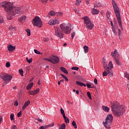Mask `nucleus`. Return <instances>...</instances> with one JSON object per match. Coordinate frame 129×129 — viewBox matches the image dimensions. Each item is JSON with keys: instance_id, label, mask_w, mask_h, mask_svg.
I'll return each mask as SVG.
<instances>
[{"instance_id": "obj_1", "label": "nucleus", "mask_w": 129, "mask_h": 129, "mask_svg": "<svg viewBox=\"0 0 129 129\" xmlns=\"http://www.w3.org/2000/svg\"><path fill=\"white\" fill-rule=\"evenodd\" d=\"M1 6L8 15L16 16V15L22 14V8L14 7L12 3L3 2L1 3Z\"/></svg>"}, {"instance_id": "obj_2", "label": "nucleus", "mask_w": 129, "mask_h": 129, "mask_svg": "<svg viewBox=\"0 0 129 129\" xmlns=\"http://www.w3.org/2000/svg\"><path fill=\"white\" fill-rule=\"evenodd\" d=\"M59 28L58 27H54V35L59 39H63V37H64V35L62 32L64 33V34H70L71 33V29H70L69 26L67 24L62 23L60 24L59 25Z\"/></svg>"}, {"instance_id": "obj_3", "label": "nucleus", "mask_w": 129, "mask_h": 129, "mask_svg": "<svg viewBox=\"0 0 129 129\" xmlns=\"http://www.w3.org/2000/svg\"><path fill=\"white\" fill-rule=\"evenodd\" d=\"M111 110L113 114L115 116H120L123 114V110H124V107L123 106H121L118 102H114L111 104Z\"/></svg>"}, {"instance_id": "obj_4", "label": "nucleus", "mask_w": 129, "mask_h": 129, "mask_svg": "<svg viewBox=\"0 0 129 129\" xmlns=\"http://www.w3.org/2000/svg\"><path fill=\"white\" fill-rule=\"evenodd\" d=\"M112 4L113 10L115 12L117 20L118 21L119 26L121 29L122 28V24H121V18L120 17V12H119V8L114 0L112 1Z\"/></svg>"}, {"instance_id": "obj_5", "label": "nucleus", "mask_w": 129, "mask_h": 129, "mask_svg": "<svg viewBox=\"0 0 129 129\" xmlns=\"http://www.w3.org/2000/svg\"><path fill=\"white\" fill-rule=\"evenodd\" d=\"M83 20H84V26L88 30H92L94 28L93 22L90 21L88 17L85 16L83 17Z\"/></svg>"}, {"instance_id": "obj_6", "label": "nucleus", "mask_w": 129, "mask_h": 129, "mask_svg": "<svg viewBox=\"0 0 129 129\" xmlns=\"http://www.w3.org/2000/svg\"><path fill=\"white\" fill-rule=\"evenodd\" d=\"M103 68L107 72H108L109 75L111 77L113 76V72L111 70L113 68V64H112V61H110L108 63V67H107V64L103 62Z\"/></svg>"}, {"instance_id": "obj_7", "label": "nucleus", "mask_w": 129, "mask_h": 129, "mask_svg": "<svg viewBox=\"0 0 129 129\" xmlns=\"http://www.w3.org/2000/svg\"><path fill=\"white\" fill-rule=\"evenodd\" d=\"M113 119V117L112 115L109 114L106 118L105 122H103V124L106 127V128H110V125H111V122H112V120Z\"/></svg>"}, {"instance_id": "obj_8", "label": "nucleus", "mask_w": 129, "mask_h": 129, "mask_svg": "<svg viewBox=\"0 0 129 129\" xmlns=\"http://www.w3.org/2000/svg\"><path fill=\"white\" fill-rule=\"evenodd\" d=\"M32 23L33 26H35L36 27H37V28H42V26H43L41 18L38 16H36L34 18Z\"/></svg>"}, {"instance_id": "obj_9", "label": "nucleus", "mask_w": 129, "mask_h": 129, "mask_svg": "<svg viewBox=\"0 0 129 129\" xmlns=\"http://www.w3.org/2000/svg\"><path fill=\"white\" fill-rule=\"evenodd\" d=\"M12 78L13 77L8 74H6L2 77V79L4 81L6 84H8L12 80Z\"/></svg>"}, {"instance_id": "obj_10", "label": "nucleus", "mask_w": 129, "mask_h": 129, "mask_svg": "<svg viewBox=\"0 0 129 129\" xmlns=\"http://www.w3.org/2000/svg\"><path fill=\"white\" fill-rule=\"evenodd\" d=\"M111 55L112 56V57H114L115 63L119 66H120V62H119V60H118V59L116 58V57L118 56V54L117 53V50L116 49H115L114 52H111Z\"/></svg>"}, {"instance_id": "obj_11", "label": "nucleus", "mask_w": 129, "mask_h": 129, "mask_svg": "<svg viewBox=\"0 0 129 129\" xmlns=\"http://www.w3.org/2000/svg\"><path fill=\"white\" fill-rule=\"evenodd\" d=\"M59 23H60V21L57 18L51 19L48 21V24L50 26H54L56 24H59Z\"/></svg>"}, {"instance_id": "obj_12", "label": "nucleus", "mask_w": 129, "mask_h": 129, "mask_svg": "<svg viewBox=\"0 0 129 129\" xmlns=\"http://www.w3.org/2000/svg\"><path fill=\"white\" fill-rule=\"evenodd\" d=\"M51 60H52V61H51V63H53V64H56L58 63V62L60 61V58H59V57L55 55H52L51 56Z\"/></svg>"}, {"instance_id": "obj_13", "label": "nucleus", "mask_w": 129, "mask_h": 129, "mask_svg": "<svg viewBox=\"0 0 129 129\" xmlns=\"http://www.w3.org/2000/svg\"><path fill=\"white\" fill-rule=\"evenodd\" d=\"M39 92L40 89H37L34 91H29L28 93L30 94V95H36V94H38Z\"/></svg>"}, {"instance_id": "obj_14", "label": "nucleus", "mask_w": 129, "mask_h": 129, "mask_svg": "<svg viewBox=\"0 0 129 129\" xmlns=\"http://www.w3.org/2000/svg\"><path fill=\"white\" fill-rule=\"evenodd\" d=\"M30 103H31V101H30V100H28L27 101H26L24 103V104L22 107V110H25V109H26V108L29 105V104H30Z\"/></svg>"}, {"instance_id": "obj_15", "label": "nucleus", "mask_w": 129, "mask_h": 129, "mask_svg": "<svg viewBox=\"0 0 129 129\" xmlns=\"http://www.w3.org/2000/svg\"><path fill=\"white\" fill-rule=\"evenodd\" d=\"M8 49L10 52H13L14 50L16 49V46H14L12 45H9L8 46Z\"/></svg>"}, {"instance_id": "obj_16", "label": "nucleus", "mask_w": 129, "mask_h": 129, "mask_svg": "<svg viewBox=\"0 0 129 129\" xmlns=\"http://www.w3.org/2000/svg\"><path fill=\"white\" fill-rule=\"evenodd\" d=\"M26 20H27V17L26 16H23L19 18V21L20 23H24Z\"/></svg>"}, {"instance_id": "obj_17", "label": "nucleus", "mask_w": 129, "mask_h": 129, "mask_svg": "<svg viewBox=\"0 0 129 129\" xmlns=\"http://www.w3.org/2000/svg\"><path fill=\"white\" fill-rule=\"evenodd\" d=\"M51 126H54V123L48 125L47 126H41L39 127V129H45L47 128V127H51Z\"/></svg>"}, {"instance_id": "obj_18", "label": "nucleus", "mask_w": 129, "mask_h": 129, "mask_svg": "<svg viewBox=\"0 0 129 129\" xmlns=\"http://www.w3.org/2000/svg\"><path fill=\"white\" fill-rule=\"evenodd\" d=\"M92 15H98V14H99V10L96 9H93L92 11Z\"/></svg>"}, {"instance_id": "obj_19", "label": "nucleus", "mask_w": 129, "mask_h": 129, "mask_svg": "<svg viewBox=\"0 0 129 129\" xmlns=\"http://www.w3.org/2000/svg\"><path fill=\"white\" fill-rule=\"evenodd\" d=\"M33 85H34V83H33L29 84L26 87V89H27V90H30L32 87H33Z\"/></svg>"}, {"instance_id": "obj_20", "label": "nucleus", "mask_w": 129, "mask_h": 129, "mask_svg": "<svg viewBox=\"0 0 129 129\" xmlns=\"http://www.w3.org/2000/svg\"><path fill=\"white\" fill-rule=\"evenodd\" d=\"M76 84L78 85L79 86H84L85 87H86V85H85L84 83L77 81Z\"/></svg>"}, {"instance_id": "obj_21", "label": "nucleus", "mask_w": 129, "mask_h": 129, "mask_svg": "<svg viewBox=\"0 0 129 129\" xmlns=\"http://www.w3.org/2000/svg\"><path fill=\"white\" fill-rule=\"evenodd\" d=\"M60 70H61V71L63 72V73H65V74H68V71H67V70H66V69H65V68L60 67Z\"/></svg>"}, {"instance_id": "obj_22", "label": "nucleus", "mask_w": 129, "mask_h": 129, "mask_svg": "<svg viewBox=\"0 0 129 129\" xmlns=\"http://www.w3.org/2000/svg\"><path fill=\"white\" fill-rule=\"evenodd\" d=\"M56 15V13H55V11H50L48 15L47 16L48 18L50 17V16H51V17H53V16H55Z\"/></svg>"}, {"instance_id": "obj_23", "label": "nucleus", "mask_w": 129, "mask_h": 129, "mask_svg": "<svg viewBox=\"0 0 129 129\" xmlns=\"http://www.w3.org/2000/svg\"><path fill=\"white\" fill-rule=\"evenodd\" d=\"M102 109L104 111H106V112H108L109 111V108H108V107L102 106Z\"/></svg>"}, {"instance_id": "obj_24", "label": "nucleus", "mask_w": 129, "mask_h": 129, "mask_svg": "<svg viewBox=\"0 0 129 129\" xmlns=\"http://www.w3.org/2000/svg\"><path fill=\"white\" fill-rule=\"evenodd\" d=\"M63 117L66 123H69V122H70V119H69L68 117H66V116H63Z\"/></svg>"}, {"instance_id": "obj_25", "label": "nucleus", "mask_w": 129, "mask_h": 129, "mask_svg": "<svg viewBox=\"0 0 129 129\" xmlns=\"http://www.w3.org/2000/svg\"><path fill=\"white\" fill-rule=\"evenodd\" d=\"M84 52L85 54L88 53V46L86 45L84 46Z\"/></svg>"}, {"instance_id": "obj_26", "label": "nucleus", "mask_w": 129, "mask_h": 129, "mask_svg": "<svg viewBox=\"0 0 129 129\" xmlns=\"http://www.w3.org/2000/svg\"><path fill=\"white\" fill-rule=\"evenodd\" d=\"M25 31L27 33V36H31V30L29 29H26Z\"/></svg>"}, {"instance_id": "obj_27", "label": "nucleus", "mask_w": 129, "mask_h": 129, "mask_svg": "<svg viewBox=\"0 0 129 129\" xmlns=\"http://www.w3.org/2000/svg\"><path fill=\"white\" fill-rule=\"evenodd\" d=\"M66 127V125L65 124V123H63L60 125V126L58 128V129H65Z\"/></svg>"}, {"instance_id": "obj_28", "label": "nucleus", "mask_w": 129, "mask_h": 129, "mask_svg": "<svg viewBox=\"0 0 129 129\" xmlns=\"http://www.w3.org/2000/svg\"><path fill=\"white\" fill-rule=\"evenodd\" d=\"M55 15L56 17H62V16H63V13L61 12H56Z\"/></svg>"}, {"instance_id": "obj_29", "label": "nucleus", "mask_w": 129, "mask_h": 129, "mask_svg": "<svg viewBox=\"0 0 129 129\" xmlns=\"http://www.w3.org/2000/svg\"><path fill=\"white\" fill-rule=\"evenodd\" d=\"M72 125H73V126L75 127V128H77V124H76V122L74 120L73 121Z\"/></svg>"}, {"instance_id": "obj_30", "label": "nucleus", "mask_w": 129, "mask_h": 129, "mask_svg": "<svg viewBox=\"0 0 129 129\" xmlns=\"http://www.w3.org/2000/svg\"><path fill=\"white\" fill-rule=\"evenodd\" d=\"M44 60L45 61H48V62H50L51 63L53 62V60H52V57H50V58H44Z\"/></svg>"}, {"instance_id": "obj_31", "label": "nucleus", "mask_w": 129, "mask_h": 129, "mask_svg": "<svg viewBox=\"0 0 129 129\" xmlns=\"http://www.w3.org/2000/svg\"><path fill=\"white\" fill-rule=\"evenodd\" d=\"M60 113L62 114V116H65V112L64 111V110L61 108H60Z\"/></svg>"}, {"instance_id": "obj_32", "label": "nucleus", "mask_w": 129, "mask_h": 129, "mask_svg": "<svg viewBox=\"0 0 129 129\" xmlns=\"http://www.w3.org/2000/svg\"><path fill=\"white\" fill-rule=\"evenodd\" d=\"M34 53H35V54H38V55H41V54H43V53H41V52L39 51L37 49H34Z\"/></svg>"}, {"instance_id": "obj_33", "label": "nucleus", "mask_w": 129, "mask_h": 129, "mask_svg": "<svg viewBox=\"0 0 129 129\" xmlns=\"http://www.w3.org/2000/svg\"><path fill=\"white\" fill-rule=\"evenodd\" d=\"M80 4H81V0H77L76 2V6H80Z\"/></svg>"}, {"instance_id": "obj_34", "label": "nucleus", "mask_w": 129, "mask_h": 129, "mask_svg": "<svg viewBox=\"0 0 129 129\" xmlns=\"http://www.w3.org/2000/svg\"><path fill=\"white\" fill-rule=\"evenodd\" d=\"M79 70V68L78 67H73L72 68V70H76V71H78Z\"/></svg>"}, {"instance_id": "obj_35", "label": "nucleus", "mask_w": 129, "mask_h": 129, "mask_svg": "<svg viewBox=\"0 0 129 129\" xmlns=\"http://www.w3.org/2000/svg\"><path fill=\"white\" fill-rule=\"evenodd\" d=\"M109 74H109L108 73V72L106 71L105 70V71H104L103 73V76H107V75Z\"/></svg>"}, {"instance_id": "obj_36", "label": "nucleus", "mask_w": 129, "mask_h": 129, "mask_svg": "<svg viewBox=\"0 0 129 129\" xmlns=\"http://www.w3.org/2000/svg\"><path fill=\"white\" fill-rule=\"evenodd\" d=\"M26 61H27L28 63H32V61H33V59L30 58L29 59V58L26 57Z\"/></svg>"}, {"instance_id": "obj_37", "label": "nucleus", "mask_w": 129, "mask_h": 129, "mask_svg": "<svg viewBox=\"0 0 129 129\" xmlns=\"http://www.w3.org/2000/svg\"><path fill=\"white\" fill-rule=\"evenodd\" d=\"M19 73L21 76H24V71H23L22 69L19 70Z\"/></svg>"}, {"instance_id": "obj_38", "label": "nucleus", "mask_w": 129, "mask_h": 129, "mask_svg": "<svg viewBox=\"0 0 129 129\" xmlns=\"http://www.w3.org/2000/svg\"><path fill=\"white\" fill-rule=\"evenodd\" d=\"M87 94L90 99H92V98L91 97V94L89 92H87Z\"/></svg>"}, {"instance_id": "obj_39", "label": "nucleus", "mask_w": 129, "mask_h": 129, "mask_svg": "<svg viewBox=\"0 0 129 129\" xmlns=\"http://www.w3.org/2000/svg\"><path fill=\"white\" fill-rule=\"evenodd\" d=\"M94 6L97 8H99L101 6V4L100 3H97Z\"/></svg>"}, {"instance_id": "obj_40", "label": "nucleus", "mask_w": 129, "mask_h": 129, "mask_svg": "<svg viewBox=\"0 0 129 129\" xmlns=\"http://www.w3.org/2000/svg\"><path fill=\"white\" fill-rule=\"evenodd\" d=\"M14 116H15V114H11V115H10V119H11V120H14Z\"/></svg>"}, {"instance_id": "obj_41", "label": "nucleus", "mask_w": 129, "mask_h": 129, "mask_svg": "<svg viewBox=\"0 0 129 129\" xmlns=\"http://www.w3.org/2000/svg\"><path fill=\"white\" fill-rule=\"evenodd\" d=\"M112 32L114 33L115 35H117V32H116L115 28L112 27Z\"/></svg>"}, {"instance_id": "obj_42", "label": "nucleus", "mask_w": 129, "mask_h": 129, "mask_svg": "<svg viewBox=\"0 0 129 129\" xmlns=\"http://www.w3.org/2000/svg\"><path fill=\"white\" fill-rule=\"evenodd\" d=\"M118 36L119 37V38H120V36H121V31H120V29H118Z\"/></svg>"}, {"instance_id": "obj_43", "label": "nucleus", "mask_w": 129, "mask_h": 129, "mask_svg": "<svg viewBox=\"0 0 129 129\" xmlns=\"http://www.w3.org/2000/svg\"><path fill=\"white\" fill-rule=\"evenodd\" d=\"M106 17H107V19H109V18L110 17V14L109 13V12H106Z\"/></svg>"}, {"instance_id": "obj_44", "label": "nucleus", "mask_w": 129, "mask_h": 129, "mask_svg": "<svg viewBox=\"0 0 129 129\" xmlns=\"http://www.w3.org/2000/svg\"><path fill=\"white\" fill-rule=\"evenodd\" d=\"M124 76L125 77H126V78H127V79H128V80H129V74H127V73L124 74Z\"/></svg>"}, {"instance_id": "obj_45", "label": "nucleus", "mask_w": 129, "mask_h": 129, "mask_svg": "<svg viewBox=\"0 0 129 129\" xmlns=\"http://www.w3.org/2000/svg\"><path fill=\"white\" fill-rule=\"evenodd\" d=\"M21 115H22V111H20L17 113L18 117H21Z\"/></svg>"}, {"instance_id": "obj_46", "label": "nucleus", "mask_w": 129, "mask_h": 129, "mask_svg": "<svg viewBox=\"0 0 129 129\" xmlns=\"http://www.w3.org/2000/svg\"><path fill=\"white\" fill-rule=\"evenodd\" d=\"M9 30H14V31H16V28L13 27V26H10Z\"/></svg>"}, {"instance_id": "obj_47", "label": "nucleus", "mask_w": 129, "mask_h": 129, "mask_svg": "<svg viewBox=\"0 0 129 129\" xmlns=\"http://www.w3.org/2000/svg\"><path fill=\"white\" fill-rule=\"evenodd\" d=\"M11 129H18V127H17V126L16 125H13L12 126Z\"/></svg>"}, {"instance_id": "obj_48", "label": "nucleus", "mask_w": 129, "mask_h": 129, "mask_svg": "<svg viewBox=\"0 0 129 129\" xmlns=\"http://www.w3.org/2000/svg\"><path fill=\"white\" fill-rule=\"evenodd\" d=\"M10 66H11V64L9 62H8L6 63V67H7V68H9V67H10Z\"/></svg>"}, {"instance_id": "obj_49", "label": "nucleus", "mask_w": 129, "mask_h": 129, "mask_svg": "<svg viewBox=\"0 0 129 129\" xmlns=\"http://www.w3.org/2000/svg\"><path fill=\"white\" fill-rule=\"evenodd\" d=\"M86 86L88 87V88H89V89L91 88V85H90V84H86Z\"/></svg>"}, {"instance_id": "obj_50", "label": "nucleus", "mask_w": 129, "mask_h": 129, "mask_svg": "<svg viewBox=\"0 0 129 129\" xmlns=\"http://www.w3.org/2000/svg\"><path fill=\"white\" fill-rule=\"evenodd\" d=\"M94 82L95 85H97V79L96 78L94 79Z\"/></svg>"}, {"instance_id": "obj_51", "label": "nucleus", "mask_w": 129, "mask_h": 129, "mask_svg": "<svg viewBox=\"0 0 129 129\" xmlns=\"http://www.w3.org/2000/svg\"><path fill=\"white\" fill-rule=\"evenodd\" d=\"M41 3H42V4H46V3H47V2H48V0H40Z\"/></svg>"}, {"instance_id": "obj_52", "label": "nucleus", "mask_w": 129, "mask_h": 129, "mask_svg": "<svg viewBox=\"0 0 129 129\" xmlns=\"http://www.w3.org/2000/svg\"><path fill=\"white\" fill-rule=\"evenodd\" d=\"M43 40L44 42H48L49 41V38H44Z\"/></svg>"}, {"instance_id": "obj_53", "label": "nucleus", "mask_w": 129, "mask_h": 129, "mask_svg": "<svg viewBox=\"0 0 129 129\" xmlns=\"http://www.w3.org/2000/svg\"><path fill=\"white\" fill-rule=\"evenodd\" d=\"M75 37V32L72 33V39H73Z\"/></svg>"}, {"instance_id": "obj_54", "label": "nucleus", "mask_w": 129, "mask_h": 129, "mask_svg": "<svg viewBox=\"0 0 129 129\" xmlns=\"http://www.w3.org/2000/svg\"><path fill=\"white\" fill-rule=\"evenodd\" d=\"M14 105H15V106H18V105H19V103L18 102V101H16L15 102Z\"/></svg>"}, {"instance_id": "obj_55", "label": "nucleus", "mask_w": 129, "mask_h": 129, "mask_svg": "<svg viewBox=\"0 0 129 129\" xmlns=\"http://www.w3.org/2000/svg\"><path fill=\"white\" fill-rule=\"evenodd\" d=\"M3 23H4V19L0 18V24H3Z\"/></svg>"}, {"instance_id": "obj_56", "label": "nucleus", "mask_w": 129, "mask_h": 129, "mask_svg": "<svg viewBox=\"0 0 129 129\" xmlns=\"http://www.w3.org/2000/svg\"><path fill=\"white\" fill-rule=\"evenodd\" d=\"M38 121H40V122H43V120L41 119L38 118V119H36Z\"/></svg>"}, {"instance_id": "obj_57", "label": "nucleus", "mask_w": 129, "mask_h": 129, "mask_svg": "<svg viewBox=\"0 0 129 129\" xmlns=\"http://www.w3.org/2000/svg\"><path fill=\"white\" fill-rule=\"evenodd\" d=\"M2 120H3V117L2 116H0V124H1Z\"/></svg>"}, {"instance_id": "obj_58", "label": "nucleus", "mask_w": 129, "mask_h": 129, "mask_svg": "<svg viewBox=\"0 0 129 129\" xmlns=\"http://www.w3.org/2000/svg\"><path fill=\"white\" fill-rule=\"evenodd\" d=\"M7 18H8V20H12V16H10L9 17V16H8Z\"/></svg>"}, {"instance_id": "obj_59", "label": "nucleus", "mask_w": 129, "mask_h": 129, "mask_svg": "<svg viewBox=\"0 0 129 129\" xmlns=\"http://www.w3.org/2000/svg\"><path fill=\"white\" fill-rule=\"evenodd\" d=\"M60 76H61L62 77H63V78H64L66 77V76H65L63 74H60Z\"/></svg>"}, {"instance_id": "obj_60", "label": "nucleus", "mask_w": 129, "mask_h": 129, "mask_svg": "<svg viewBox=\"0 0 129 129\" xmlns=\"http://www.w3.org/2000/svg\"><path fill=\"white\" fill-rule=\"evenodd\" d=\"M76 93H77V94L78 95H79V91L77 90V91H76Z\"/></svg>"}, {"instance_id": "obj_61", "label": "nucleus", "mask_w": 129, "mask_h": 129, "mask_svg": "<svg viewBox=\"0 0 129 129\" xmlns=\"http://www.w3.org/2000/svg\"><path fill=\"white\" fill-rule=\"evenodd\" d=\"M64 79H65L66 81H68V78H67V77H66L64 78Z\"/></svg>"}, {"instance_id": "obj_62", "label": "nucleus", "mask_w": 129, "mask_h": 129, "mask_svg": "<svg viewBox=\"0 0 129 129\" xmlns=\"http://www.w3.org/2000/svg\"><path fill=\"white\" fill-rule=\"evenodd\" d=\"M63 46H67V43H64L63 44Z\"/></svg>"}, {"instance_id": "obj_63", "label": "nucleus", "mask_w": 129, "mask_h": 129, "mask_svg": "<svg viewBox=\"0 0 129 129\" xmlns=\"http://www.w3.org/2000/svg\"><path fill=\"white\" fill-rule=\"evenodd\" d=\"M13 89H17V87H16V86L13 87Z\"/></svg>"}, {"instance_id": "obj_64", "label": "nucleus", "mask_w": 129, "mask_h": 129, "mask_svg": "<svg viewBox=\"0 0 129 129\" xmlns=\"http://www.w3.org/2000/svg\"><path fill=\"white\" fill-rule=\"evenodd\" d=\"M127 88H128V89L129 90V84H127Z\"/></svg>"}]
</instances>
